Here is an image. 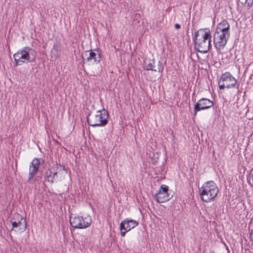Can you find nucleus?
I'll use <instances>...</instances> for the list:
<instances>
[{"instance_id": "nucleus-1", "label": "nucleus", "mask_w": 253, "mask_h": 253, "mask_svg": "<svg viewBox=\"0 0 253 253\" xmlns=\"http://www.w3.org/2000/svg\"><path fill=\"white\" fill-rule=\"evenodd\" d=\"M195 49L199 52H208L211 43V35L209 29H200L194 33L193 37Z\"/></svg>"}, {"instance_id": "nucleus-2", "label": "nucleus", "mask_w": 253, "mask_h": 253, "mask_svg": "<svg viewBox=\"0 0 253 253\" xmlns=\"http://www.w3.org/2000/svg\"><path fill=\"white\" fill-rule=\"evenodd\" d=\"M36 51L29 47L24 46L13 54L15 66L21 65L24 63H32L36 61Z\"/></svg>"}, {"instance_id": "nucleus-3", "label": "nucleus", "mask_w": 253, "mask_h": 253, "mask_svg": "<svg viewBox=\"0 0 253 253\" xmlns=\"http://www.w3.org/2000/svg\"><path fill=\"white\" fill-rule=\"evenodd\" d=\"M199 191L201 200L209 203L214 200L219 189L213 181H209L205 182Z\"/></svg>"}, {"instance_id": "nucleus-4", "label": "nucleus", "mask_w": 253, "mask_h": 253, "mask_svg": "<svg viewBox=\"0 0 253 253\" xmlns=\"http://www.w3.org/2000/svg\"><path fill=\"white\" fill-rule=\"evenodd\" d=\"M108 111L103 109L102 110L97 111L95 114L89 113L87 117V122L93 127L104 126L108 123Z\"/></svg>"}, {"instance_id": "nucleus-5", "label": "nucleus", "mask_w": 253, "mask_h": 253, "mask_svg": "<svg viewBox=\"0 0 253 253\" xmlns=\"http://www.w3.org/2000/svg\"><path fill=\"white\" fill-rule=\"evenodd\" d=\"M218 84L220 89L235 87L238 89V92L239 91V84H237V80L229 72H226L221 75L218 80Z\"/></svg>"}, {"instance_id": "nucleus-6", "label": "nucleus", "mask_w": 253, "mask_h": 253, "mask_svg": "<svg viewBox=\"0 0 253 253\" xmlns=\"http://www.w3.org/2000/svg\"><path fill=\"white\" fill-rule=\"evenodd\" d=\"M91 222L90 216L84 217L82 216L74 215L71 216L70 218V225L75 229H85L90 225Z\"/></svg>"}, {"instance_id": "nucleus-7", "label": "nucleus", "mask_w": 253, "mask_h": 253, "mask_svg": "<svg viewBox=\"0 0 253 253\" xmlns=\"http://www.w3.org/2000/svg\"><path fill=\"white\" fill-rule=\"evenodd\" d=\"M10 222L12 226V230H14L15 232H23L25 231L27 228L26 220L18 213L14 214V216Z\"/></svg>"}, {"instance_id": "nucleus-8", "label": "nucleus", "mask_w": 253, "mask_h": 253, "mask_svg": "<svg viewBox=\"0 0 253 253\" xmlns=\"http://www.w3.org/2000/svg\"><path fill=\"white\" fill-rule=\"evenodd\" d=\"M40 166V160L36 158H34L30 165L27 183L33 184L36 180V175L39 170Z\"/></svg>"}, {"instance_id": "nucleus-9", "label": "nucleus", "mask_w": 253, "mask_h": 253, "mask_svg": "<svg viewBox=\"0 0 253 253\" xmlns=\"http://www.w3.org/2000/svg\"><path fill=\"white\" fill-rule=\"evenodd\" d=\"M230 36L215 32L213 35V42L216 51L220 52L225 46Z\"/></svg>"}, {"instance_id": "nucleus-10", "label": "nucleus", "mask_w": 253, "mask_h": 253, "mask_svg": "<svg viewBox=\"0 0 253 253\" xmlns=\"http://www.w3.org/2000/svg\"><path fill=\"white\" fill-rule=\"evenodd\" d=\"M214 103L211 100L207 98H202L195 104L194 107V116L202 110H208L213 107Z\"/></svg>"}, {"instance_id": "nucleus-11", "label": "nucleus", "mask_w": 253, "mask_h": 253, "mask_svg": "<svg viewBox=\"0 0 253 253\" xmlns=\"http://www.w3.org/2000/svg\"><path fill=\"white\" fill-rule=\"evenodd\" d=\"M155 60L154 59L146 58L143 62V68L146 71H158L160 73H162L164 70V66L161 61H159L157 66L155 65Z\"/></svg>"}, {"instance_id": "nucleus-12", "label": "nucleus", "mask_w": 253, "mask_h": 253, "mask_svg": "<svg viewBox=\"0 0 253 253\" xmlns=\"http://www.w3.org/2000/svg\"><path fill=\"white\" fill-rule=\"evenodd\" d=\"M169 187L163 184L161 186L158 191L156 193L155 198L159 203H164L169 201L170 197L168 193Z\"/></svg>"}, {"instance_id": "nucleus-13", "label": "nucleus", "mask_w": 253, "mask_h": 253, "mask_svg": "<svg viewBox=\"0 0 253 253\" xmlns=\"http://www.w3.org/2000/svg\"><path fill=\"white\" fill-rule=\"evenodd\" d=\"M58 169L57 164H54L52 167L48 168L45 173V180L50 183H53L58 177Z\"/></svg>"}, {"instance_id": "nucleus-14", "label": "nucleus", "mask_w": 253, "mask_h": 253, "mask_svg": "<svg viewBox=\"0 0 253 253\" xmlns=\"http://www.w3.org/2000/svg\"><path fill=\"white\" fill-rule=\"evenodd\" d=\"M101 59V53L97 51V53L90 50L89 56L86 59V62L89 65H93L98 64Z\"/></svg>"}, {"instance_id": "nucleus-15", "label": "nucleus", "mask_w": 253, "mask_h": 253, "mask_svg": "<svg viewBox=\"0 0 253 253\" xmlns=\"http://www.w3.org/2000/svg\"><path fill=\"white\" fill-rule=\"evenodd\" d=\"M138 225V221L133 220L130 218H126L122 221L120 223V226L122 229H127L130 231Z\"/></svg>"}, {"instance_id": "nucleus-16", "label": "nucleus", "mask_w": 253, "mask_h": 253, "mask_svg": "<svg viewBox=\"0 0 253 253\" xmlns=\"http://www.w3.org/2000/svg\"><path fill=\"white\" fill-rule=\"evenodd\" d=\"M60 44L58 42H56L54 43L53 47L51 49V53L56 57L59 55V50L60 49Z\"/></svg>"}, {"instance_id": "nucleus-17", "label": "nucleus", "mask_w": 253, "mask_h": 253, "mask_svg": "<svg viewBox=\"0 0 253 253\" xmlns=\"http://www.w3.org/2000/svg\"><path fill=\"white\" fill-rule=\"evenodd\" d=\"M230 28V25L226 20H223L219 23L216 27V28Z\"/></svg>"}, {"instance_id": "nucleus-18", "label": "nucleus", "mask_w": 253, "mask_h": 253, "mask_svg": "<svg viewBox=\"0 0 253 253\" xmlns=\"http://www.w3.org/2000/svg\"><path fill=\"white\" fill-rule=\"evenodd\" d=\"M230 28H216L215 32L218 33H221V34H224L228 36H230V32H229Z\"/></svg>"}, {"instance_id": "nucleus-19", "label": "nucleus", "mask_w": 253, "mask_h": 253, "mask_svg": "<svg viewBox=\"0 0 253 253\" xmlns=\"http://www.w3.org/2000/svg\"><path fill=\"white\" fill-rule=\"evenodd\" d=\"M120 230L121 231V235L122 237H125L126 232H128V230L125 229L121 228V227L120 226Z\"/></svg>"}, {"instance_id": "nucleus-20", "label": "nucleus", "mask_w": 253, "mask_h": 253, "mask_svg": "<svg viewBox=\"0 0 253 253\" xmlns=\"http://www.w3.org/2000/svg\"><path fill=\"white\" fill-rule=\"evenodd\" d=\"M253 3V0H246L245 2H244V4H247V5L249 7H251Z\"/></svg>"}, {"instance_id": "nucleus-21", "label": "nucleus", "mask_w": 253, "mask_h": 253, "mask_svg": "<svg viewBox=\"0 0 253 253\" xmlns=\"http://www.w3.org/2000/svg\"><path fill=\"white\" fill-rule=\"evenodd\" d=\"M174 27L176 30H179L181 26L180 24L176 23L174 25Z\"/></svg>"}, {"instance_id": "nucleus-22", "label": "nucleus", "mask_w": 253, "mask_h": 253, "mask_svg": "<svg viewBox=\"0 0 253 253\" xmlns=\"http://www.w3.org/2000/svg\"><path fill=\"white\" fill-rule=\"evenodd\" d=\"M251 240L253 241V229L251 230Z\"/></svg>"}, {"instance_id": "nucleus-23", "label": "nucleus", "mask_w": 253, "mask_h": 253, "mask_svg": "<svg viewBox=\"0 0 253 253\" xmlns=\"http://www.w3.org/2000/svg\"><path fill=\"white\" fill-rule=\"evenodd\" d=\"M214 253V252H211L210 253Z\"/></svg>"}]
</instances>
